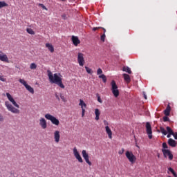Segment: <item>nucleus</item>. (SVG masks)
<instances>
[{"mask_svg":"<svg viewBox=\"0 0 177 177\" xmlns=\"http://www.w3.org/2000/svg\"><path fill=\"white\" fill-rule=\"evenodd\" d=\"M47 74L50 84H56V85H58L59 88L64 89L65 86L64 84H63V80L62 77H60L59 75H57V73L53 75V73H52V71L48 70Z\"/></svg>","mask_w":177,"mask_h":177,"instance_id":"nucleus-1","label":"nucleus"},{"mask_svg":"<svg viewBox=\"0 0 177 177\" xmlns=\"http://www.w3.org/2000/svg\"><path fill=\"white\" fill-rule=\"evenodd\" d=\"M111 91L113 95L115 96V97H118V96H120V91L118 90V86H117V83H115V81H111Z\"/></svg>","mask_w":177,"mask_h":177,"instance_id":"nucleus-2","label":"nucleus"},{"mask_svg":"<svg viewBox=\"0 0 177 177\" xmlns=\"http://www.w3.org/2000/svg\"><path fill=\"white\" fill-rule=\"evenodd\" d=\"M44 117L46 120H48L49 121H50L52 124H53V125H56L57 127H59L60 124V121H59V119L56 118V117L49 113L46 114Z\"/></svg>","mask_w":177,"mask_h":177,"instance_id":"nucleus-3","label":"nucleus"},{"mask_svg":"<svg viewBox=\"0 0 177 177\" xmlns=\"http://www.w3.org/2000/svg\"><path fill=\"white\" fill-rule=\"evenodd\" d=\"M5 106L6 107H7V110H8V111H10L11 113H13V114H20V110L12 106V104H10V102H9V101L5 102Z\"/></svg>","mask_w":177,"mask_h":177,"instance_id":"nucleus-4","label":"nucleus"},{"mask_svg":"<svg viewBox=\"0 0 177 177\" xmlns=\"http://www.w3.org/2000/svg\"><path fill=\"white\" fill-rule=\"evenodd\" d=\"M125 156L129 160V162H131V164H135L136 161V156L133 155V153H132V151H126Z\"/></svg>","mask_w":177,"mask_h":177,"instance_id":"nucleus-5","label":"nucleus"},{"mask_svg":"<svg viewBox=\"0 0 177 177\" xmlns=\"http://www.w3.org/2000/svg\"><path fill=\"white\" fill-rule=\"evenodd\" d=\"M162 151L165 158L168 157L170 161H172V160H174V155L172 154V153H171V151H169V149H162Z\"/></svg>","mask_w":177,"mask_h":177,"instance_id":"nucleus-6","label":"nucleus"},{"mask_svg":"<svg viewBox=\"0 0 177 177\" xmlns=\"http://www.w3.org/2000/svg\"><path fill=\"white\" fill-rule=\"evenodd\" d=\"M146 131L149 139L153 138V131L151 130V124L150 122H147L146 123Z\"/></svg>","mask_w":177,"mask_h":177,"instance_id":"nucleus-7","label":"nucleus"},{"mask_svg":"<svg viewBox=\"0 0 177 177\" xmlns=\"http://www.w3.org/2000/svg\"><path fill=\"white\" fill-rule=\"evenodd\" d=\"M77 62L81 67L84 66V64H85V59H84V54L82 53H78Z\"/></svg>","mask_w":177,"mask_h":177,"instance_id":"nucleus-8","label":"nucleus"},{"mask_svg":"<svg viewBox=\"0 0 177 177\" xmlns=\"http://www.w3.org/2000/svg\"><path fill=\"white\" fill-rule=\"evenodd\" d=\"M82 157L84 159V161H86V164L88 165H92V162L89 161V155L86 152V150H82Z\"/></svg>","mask_w":177,"mask_h":177,"instance_id":"nucleus-9","label":"nucleus"},{"mask_svg":"<svg viewBox=\"0 0 177 177\" xmlns=\"http://www.w3.org/2000/svg\"><path fill=\"white\" fill-rule=\"evenodd\" d=\"M6 96L8 100L12 102V104H13V106H15V107H17V109H19L20 106H19V104L16 102L15 99H13V97H12V95H10V93H6Z\"/></svg>","mask_w":177,"mask_h":177,"instance_id":"nucleus-10","label":"nucleus"},{"mask_svg":"<svg viewBox=\"0 0 177 177\" xmlns=\"http://www.w3.org/2000/svg\"><path fill=\"white\" fill-rule=\"evenodd\" d=\"M73 154L75 158H77V161H79V162H84V160H82L81 155H80V152H78V150H77V147H75L73 149Z\"/></svg>","mask_w":177,"mask_h":177,"instance_id":"nucleus-11","label":"nucleus"},{"mask_svg":"<svg viewBox=\"0 0 177 177\" xmlns=\"http://www.w3.org/2000/svg\"><path fill=\"white\" fill-rule=\"evenodd\" d=\"M79 106H81L82 109V117L85 115V109H86V104L82 99L80 100Z\"/></svg>","mask_w":177,"mask_h":177,"instance_id":"nucleus-12","label":"nucleus"},{"mask_svg":"<svg viewBox=\"0 0 177 177\" xmlns=\"http://www.w3.org/2000/svg\"><path fill=\"white\" fill-rule=\"evenodd\" d=\"M0 60L5 63H9V58H8V55L2 52V50H0Z\"/></svg>","mask_w":177,"mask_h":177,"instance_id":"nucleus-13","label":"nucleus"},{"mask_svg":"<svg viewBox=\"0 0 177 177\" xmlns=\"http://www.w3.org/2000/svg\"><path fill=\"white\" fill-rule=\"evenodd\" d=\"M39 125L42 129H46L48 128V123L46 122V120L44 118H41L39 119Z\"/></svg>","mask_w":177,"mask_h":177,"instance_id":"nucleus-14","label":"nucleus"},{"mask_svg":"<svg viewBox=\"0 0 177 177\" xmlns=\"http://www.w3.org/2000/svg\"><path fill=\"white\" fill-rule=\"evenodd\" d=\"M72 42L73 44V45L75 46H78V45H80V44H81V41L80 40V39H78V37L77 36H72Z\"/></svg>","mask_w":177,"mask_h":177,"instance_id":"nucleus-15","label":"nucleus"},{"mask_svg":"<svg viewBox=\"0 0 177 177\" xmlns=\"http://www.w3.org/2000/svg\"><path fill=\"white\" fill-rule=\"evenodd\" d=\"M54 139L55 143H59V142H60V131H55L54 132Z\"/></svg>","mask_w":177,"mask_h":177,"instance_id":"nucleus-16","label":"nucleus"},{"mask_svg":"<svg viewBox=\"0 0 177 177\" xmlns=\"http://www.w3.org/2000/svg\"><path fill=\"white\" fill-rule=\"evenodd\" d=\"M105 131L109 138V139H113V131H111V129L109 126L105 127Z\"/></svg>","mask_w":177,"mask_h":177,"instance_id":"nucleus-17","label":"nucleus"},{"mask_svg":"<svg viewBox=\"0 0 177 177\" xmlns=\"http://www.w3.org/2000/svg\"><path fill=\"white\" fill-rule=\"evenodd\" d=\"M168 145L171 146V147H176V141L172 138H169L168 140Z\"/></svg>","mask_w":177,"mask_h":177,"instance_id":"nucleus-18","label":"nucleus"},{"mask_svg":"<svg viewBox=\"0 0 177 177\" xmlns=\"http://www.w3.org/2000/svg\"><path fill=\"white\" fill-rule=\"evenodd\" d=\"M46 47L48 48V50L53 53L55 52V48L53 46L52 44L49 43L46 44Z\"/></svg>","mask_w":177,"mask_h":177,"instance_id":"nucleus-19","label":"nucleus"},{"mask_svg":"<svg viewBox=\"0 0 177 177\" xmlns=\"http://www.w3.org/2000/svg\"><path fill=\"white\" fill-rule=\"evenodd\" d=\"M124 80L127 84H129L131 82V76L129 75L124 73L123 74Z\"/></svg>","mask_w":177,"mask_h":177,"instance_id":"nucleus-20","label":"nucleus"},{"mask_svg":"<svg viewBox=\"0 0 177 177\" xmlns=\"http://www.w3.org/2000/svg\"><path fill=\"white\" fill-rule=\"evenodd\" d=\"M170 113H171V106L168 104L166 109L164 111V114L165 115L168 116L169 115Z\"/></svg>","mask_w":177,"mask_h":177,"instance_id":"nucleus-21","label":"nucleus"},{"mask_svg":"<svg viewBox=\"0 0 177 177\" xmlns=\"http://www.w3.org/2000/svg\"><path fill=\"white\" fill-rule=\"evenodd\" d=\"M122 71H124L125 73H128V74H132V71H131V68L128 66H123Z\"/></svg>","mask_w":177,"mask_h":177,"instance_id":"nucleus-22","label":"nucleus"},{"mask_svg":"<svg viewBox=\"0 0 177 177\" xmlns=\"http://www.w3.org/2000/svg\"><path fill=\"white\" fill-rule=\"evenodd\" d=\"M95 120H96V121H99V117L100 116V111H99L98 109H95Z\"/></svg>","mask_w":177,"mask_h":177,"instance_id":"nucleus-23","label":"nucleus"},{"mask_svg":"<svg viewBox=\"0 0 177 177\" xmlns=\"http://www.w3.org/2000/svg\"><path fill=\"white\" fill-rule=\"evenodd\" d=\"M25 88L28 91V92L34 95V88L31 87V86L28 84Z\"/></svg>","mask_w":177,"mask_h":177,"instance_id":"nucleus-24","label":"nucleus"},{"mask_svg":"<svg viewBox=\"0 0 177 177\" xmlns=\"http://www.w3.org/2000/svg\"><path fill=\"white\" fill-rule=\"evenodd\" d=\"M98 77L102 80L104 83L107 82V77L104 75V74L100 75Z\"/></svg>","mask_w":177,"mask_h":177,"instance_id":"nucleus-25","label":"nucleus"},{"mask_svg":"<svg viewBox=\"0 0 177 177\" xmlns=\"http://www.w3.org/2000/svg\"><path fill=\"white\" fill-rule=\"evenodd\" d=\"M26 31H27V33L30 34V35H34L35 34V32H34V30H32V28H28L26 29Z\"/></svg>","mask_w":177,"mask_h":177,"instance_id":"nucleus-26","label":"nucleus"},{"mask_svg":"<svg viewBox=\"0 0 177 177\" xmlns=\"http://www.w3.org/2000/svg\"><path fill=\"white\" fill-rule=\"evenodd\" d=\"M160 132L161 133H162V135H167L168 133V132L167 131V130H165V129L162 127H160Z\"/></svg>","mask_w":177,"mask_h":177,"instance_id":"nucleus-27","label":"nucleus"},{"mask_svg":"<svg viewBox=\"0 0 177 177\" xmlns=\"http://www.w3.org/2000/svg\"><path fill=\"white\" fill-rule=\"evenodd\" d=\"M100 28L103 29L104 34H106V28H103V27H95V28H93V31H96L97 30H100Z\"/></svg>","mask_w":177,"mask_h":177,"instance_id":"nucleus-28","label":"nucleus"},{"mask_svg":"<svg viewBox=\"0 0 177 177\" xmlns=\"http://www.w3.org/2000/svg\"><path fill=\"white\" fill-rule=\"evenodd\" d=\"M19 81L20 84H22V85H24L25 87L28 85L27 82H26V80H24L23 79H19Z\"/></svg>","mask_w":177,"mask_h":177,"instance_id":"nucleus-29","label":"nucleus"},{"mask_svg":"<svg viewBox=\"0 0 177 177\" xmlns=\"http://www.w3.org/2000/svg\"><path fill=\"white\" fill-rule=\"evenodd\" d=\"M8 6V3L5 1H0V8H5Z\"/></svg>","mask_w":177,"mask_h":177,"instance_id":"nucleus-30","label":"nucleus"},{"mask_svg":"<svg viewBox=\"0 0 177 177\" xmlns=\"http://www.w3.org/2000/svg\"><path fill=\"white\" fill-rule=\"evenodd\" d=\"M30 70H35L37 68V65L35 64V63L30 64Z\"/></svg>","mask_w":177,"mask_h":177,"instance_id":"nucleus-31","label":"nucleus"},{"mask_svg":"<svg viewBox=\"0 0 177 177\" xmlns=\"http://www.w3.org/2000/svg\"><path fill=\"white\" fill-rule=\"evenodd\" d=\"M166 129H167L168 133L174 134V131H172V129H171V127H167Z\"/></svg>","mask_w":177,"mask_h":177,"instance_id":"nucleus-32","label":"nucleus"},{"mask_svg":"<svg viewBox=\"0 0 177 177\" xmlns=\"http://www.w3.org/2000/svg\"><path fill=\"white\" fill-rule=\"evenodd\" d=\"M86 71L88 74H92V69L88 66H85Z\"/></svg>","mask_w":177,"mask_h":177,"instance_id":"nucleus-33","label":"nucleus"},{"mask_svg":"<svg viewBox=\"0 0 177 177\" xmlns=\"http://www.w3.org/2000/svg\"><path fill=\"white\" fill-rule=\"evenodd\" d=\"M60 98L62 99V102H64V103H66V102H67V100H66V97H64V95H63V94H60Z\"/></svg>","mask_w":177,"mask_h":177,"instance_id":"nucleus-34","label":"nucleus"},{"mask_svg":"<svg viewBox=\"0 0 177 177\" xmlns=\"http://www.w3.org/2000/svg\"><path fill=\"white\" fill-rule=\"evenodd\" d=\"M100 74H103V71L102 70V68H99L97 71V75H100Z\"/></svg>","mask_w":177,"mask_h":177,"instance_id":"nucleus-35","label":"nucleus"},{"mask_svg":"<svg viewBox=\"0 0 177 177\" xmlns=\"http://www.w3.org/2000/svg\"><path fill=\"white\" fill-rule=\"evenodd\" d=\"M96 96L97 97V102H99V103H103V101L102 100L100 95H99V94H96Z\"/></svg>","mask_w":177,"mask_h":177,"instance_id":"nucleus-36","label":"nucleus"},{"mask_svg":"<svg viewBox=\"0 0 177 177\" xmlns=\"http://www.w3.org/2000/svg\"><path fill=\"white\" fill-rule=\"evenodd\" d=\"M100 39L102 42H104V39H106V34L103 33V35H101Z\"/></svg>","mask_w":177,"mask_h":177,"instance_id":"nucleus-37","label":"nucleus"},{"mask_svg":"<svg viewBox=\"0 0 177 177\" xmlns=\"http://www.w3.org/2000/svg\"><path fill=\"white\" fill-rule=\"evenodd\" d=\"M39 6H41V8H42V9H44V10H48V8L42 3H39Z\"/></svg>","mask_w":177,"mask_h":177,"instance_id":"nucleus-38","label":"nucleus"},{"mask_svg":"<svg viewBox=\"0 0 177 177\" xmlns=\"http://www.w3.org/2000/svg\"><path fill=\"white\" fill-rule=\"evenodd\" d=\"M163 121L164 122H167V121H169V118H168V116H164L163 117Z\"/></svg>","mask_w":177,"mask_h":177,"instance_id":"nucleus-39","label":"nucleus"},{"mask_svg":"<svg viewBox=\"0 0 177 177\" xmlns=\"http://www.w3.org/2000/svg\"><path fill=\"white\" fill-rule=\"evenodd\" d=\"M162 147H163V150H165V149H168V145H167L166 142L162 143Z\"/></svg>","mask_w":177,"mask_h":177,"instance_id":"nucleus-40","label":"nucleus"},{"mask_svg":"<svg viewBox=\"0 0 177 177\" xmlns=\"http://www.w3.org/2000/svg\"><path fill=\"white\" fill-rule=\"evenodd\" d=\"M4 120L5 119L3 118V116L2 115V114L0 113V122H3Z\"/></svg>","mask_w":177,"mask_h":177,"instance_id":"nucleus-41","label":"nucleus"},{"mask_svg":"<svg viewBox=\"0 0 177 177\" xmlns=\"http://www.w3.org/2000/svg\"><path fill=\"white\" fill-rule=\"evenodd\" d=\"M124 151H125V149H124V148H122V149L119 151L118 154H124Z\"/></svg>","mask_w":177,"mask_h":177,"instance_id":"nucleus-42","label":"nucleus"},{"mask_svg":"<svg viewBox=\"0 0 177 177\" xmlns=\"http://www.w3.org/2000/svg\"><path fill=\"white\" fill-rule=\"evenodd\" d=\"M168 169H169V171L170 172H171L172 174H174V173L175 172V170H174V169H172V167H169Z\"/></svg>","mask_w":177,"mask_h":177,"instance_id":"nucleus-43","label":"nucleus"},{"mask_svg":"<svg viewBox=\"0 0 177 177\" xmlns=\"http://www.w3.org/2000/svg\"><path fill=\"white\" fill-rule=\"evenodd\" d=\"M143 95H144V98L145 99V100H147V95H146L145 92H143Z\"/></svg>","mask_w":177,"mask_h":177,"instance_id":"nucleus-44","label":"nucleus"},{"mask_svg":"<svg viewBox=\"0 0 177 177\" xmlns=\"http://www.w3.org/2000/svg\"><path fill=\"white\" fill-rule=\"evenodd\" d=\"M173 136H174V139L177 140V132L174 133Z\"/></svg>","mask_w":177,"mask_h":177,"instance_id":"nucleus-45","label":"nucleus"},{"mask_svg":"<svg viewBox=\"0 0 177 177\" xmlns=\"http://www.w3.org/2000/svg\"><path fill=\"white\" fill-rule=\"evenodd\" d=\"M55 97H56V99H57L58 102H60V97H59V95L57 94H55Z\"/></svg>","mask_w":177,"mask_h":177,"instance_id":"nucleus-46","label":"nucleus"},{"mask_svg":"<svg viewBox=\"0 0 177 177\" xmlns=\"http://www.w3.org/2000/svg\"><path fill=\"white\" fill-rule=\"evenodd\" d=\"M104 125H106V127H109V122L108 121L104 120Z\"/></svg>","mask_w":177,"mask_h":177,"instance_id":"nucleus-47","label":"nucleus"},{"mask_svg":"<svg viewBox=\"0 0 177 177\" xmlns=\"http://www.w3.org/2000/svg\"><path fill=\"white\" fill-rule=\"evenodd\" d=\"M0 81H2L3 82H5V79L2 77V76L0 75Z\"/></svg>","mask_w":177,"mask_h":177,"instance_id":"nucleus-48","label":"nucleus"},{"mask_svg":"<svg viewBox=\"0 0 177 177\" xmlns=\"http://www.w3.org/2000/svg\"><path fill=\"white\" fill-rule=\"evenodd\" d=\"M171 135L174 136V134H170L169 133H168L167 138H171Z\"/></svg>","mask_w":177,"mask_h":177,"instance_id":"nucleus-49","label":"nucleus"},{"mask_svg":"<svg viewBox=\"0 0 177 177\" xmlns=\"http://www.w3.org/2000/svg\"><path fill=\"white\" fill-rule=\"evenodd\" d=\"M62 18L66 20V19H67V17H66V15H62Z\"/></svg>","mask_w":177,"mask_h":177,"instance_id":"nucleus-50","label":"nucleus"},{"mask_svg":"<svg viewBox=\"0 0 177 177\" xmlns=\"http://www.w3.org/2000/svg\"><path fill=\"white\" fill-rule=\"evenodd\" d=\"M172 174L174 175V177H177V174L175 171Z\"/></svg>","mask_w":177,"mask_h":177,"instance_id":"nucleus-51","label":"nucleus"},{"mask_svg":"<svg viewBox=\"0 0 177 177\" xmlns=\"http://www.w3.org/2000/svg\"><path fill=\"white\" fill-rule=\"evenodd\" d=\"M158 158H160V153H158Z\"/></svg>","mask_w":177,"mask_h":177,"instance_id":"nucleus-52","label":"nucleus"},{"mask_svg":"<svg viewBox=\"0 0 177 177\" xmlns=\"http://www.w3.org/2000/svg\"><path fill=\"white\" fill-rule=\"evenodd\" d=\"M137 147H139V146H138V145H137Z\"/></svg>","mask_w":177,"mask_h":177,"instance_id":"nucleus-53","label":"nucleus"}]
</instances>
